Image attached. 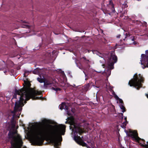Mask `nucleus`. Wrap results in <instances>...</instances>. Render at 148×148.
<instances>
[{
	"label": "nucleus",
	"mask_w": 148,
	"mask_h": 148,
	"mask_svg": "<svg viewBox=\"0 0 148 148\" xmlns=\"http://www.w3.org/2000/svg\"><path fill=\"white\" fill-rule=\"evenodd\" d=\"M65 127L60 125L53 127L51 125H38L32 130L31 137L32 143L35 145H40L43 142L42 138L47 137L54 142L56 146L59 143L56 139L61 134L64 135Z\"/></svg>",
	"instance_id": "1"
},
{
	"label": "nucleus",
	"mask_w": 148,
	"mask_h": 148,
	"mask_svg": "<svg viewBox=\"0 0 148 148\" xmlns=\"http://www.w3.org/2000/svg\"><path fill=\"white\" fill-rule=\"evenodd\" d=\"M24 82L25 86L21 89L16 90L12 98V99H17V101H15L14 108L15 112L21 110L24 103H26V100H28L30 98L35 99V96L41 94L40 92L30 88L31 84L29 81L25 80Z\"/></svg>",
	"instance_id": "2"
},
{
	"label": "nucleus",
	"mask_w": 148,
	"mask_h": 148,
	"mask_svg": "<svg viewBox=\"0 0 148 148\" xmlns=\"http://www.w3.org/2000/svg\"><path fill=\"white\" fill-rule=\"evenodd\" d=\"M9 137L12 138L11 144L14 148H21L22 142L20 135L16 132L11 134L10 132L8 134Z\"/></svg>",
	"instance_id": "3"
},
{
	"label": "nucleus",
	"mask_w": 148,
	"mask_h": 148,
	"mask_svg": "<svg viewBox=\"0 0 148 148\" xmlns=\"http://www.w3.org/2000/svg\"><path fill=\"white\" fill-rule=\"evenodd\" d=\"M143 78L140 74L138 75L136 74L134 75V79L129 82V84L130 86L137 87V89H138L141 87V83L143 82Z\"/></svg>",
	"instance_id": "4"
},
{
	"label": "nucleus",
	"mask_w": 148,
	"mask_h": 148,
	"mask_svg": "<svg viewBox=\"0 0 148 148\" xmlns=\"http://www.w3.org/2000/svg\"><path fill=\"white\" fill-rule=\"evenodd\" d=\"M141 64H142L143 62H147V66L148 67V50L145 51V54H142L141 55V59L140 60ZM146 95L148 98V93L146 94Z\"/></svg>",
	"instance_id": "5"
},
{
	"label": "nucleus",
	"mask_w": 148,
	"mask_h": 148,
	"mask_svg": "<svg viewBox=\"0 0 148 148\" xmlns=\"http://www.w3.org/2000/svg\"><path fill=\"white\" fill-rule=\"evenodd\" d=\"M129 136L131 137L132 139L136 140V142H139L141 138L138 136V134L136 131H130L129 132Z\"/></svg>",
	"instance_id": "6"
},
{
	"label": "nucleus",
	"mask_w": 148,
	"mask_h": 148,
	"mask_svg": "<svg viewBox=\"0 0 148 148\" xmlns=\"http://www.w3.org/2000/svg\"><path fill=\"white\" fill-rule=\"evenodd\" d=\"M117 61L116 56L115 55H112L108 62V64L109 66H110L109 68L113 69L112 66L114 63L116 62Z\"/></svg>",
	"instance_id": "7"
},
{
	"label": "nucleus",
	"mask_w": 148,
	"mask_h": 148,
	"mask_svg": "<svg viewBox=\"0 0 148 148\" xmlns=\"http://www.w3.org/2000/svg\"><path fill=\"white\" fill-rule=\"evenodd\" d=\"M74 139L75 141L80 145L83 146H87V144L82 140L80 136H75L74 137Z\"/></svg>",
	"instance_id": "8"
},
{
	"label": "nucleus",
	"mask_w": 148,
	"mask_h": 148,
	"mask_svg": "<svg viewBox=\"0 0 148 148\" xmlns=\"http://www.w3.org/2000/svg\"><path fill=\"white\" fill-rule=\"evenodd\" d=\"M69 122L70 123V125H73L74 128H76V125L75 121L73 117H70L69 119Z\"/></svg>",
	"instance_id": "9"
},
{
	"label": "nucleus",
	"mask_w": 148,
	"mask_h": 148,
	"mask_svg": "<svg viewBox=\"0 0 148 148\" xmlns=\"http://www.w3.org/2000/svg\"><path fill=\"white\" fill-rule=\"evenodd\" d=\"M114 97L117 101V103H119V105L123 104V102L122 99L119 98V97L116 94H114Z\"/></svg>",
	"instance_id": "10"
},
{
	"label": "nucleus",
	"mask_w": 148,
	"mask_h": 148,
	"mask_svg": "<svg viewBox=\"0 0 148 148\" xmlns=\"http://www.w3.org/2000/svg\"><path fill=\"white\" fill-rule=\"evenodd\" d=\"M60 109H66L67 110V107L66 106V103H62V104L60 105Z\"/></svg>",
	"instance_id": "11"
},
{
	"label": "nucleus",
	"mask_w": 148,
	"mask_h": 148,
	"mask_svg": "<svg viewBox=\"0 0 148 148\" xmlns=\"http://www.w3.org/2000/svg\"><path fill=\"white\" fill-rule=\"evenodd\" d=\"M38 81L42 83L44 82H44H45V79L43 77H38L37 78Z\"/></svg>",
	"instance_id": "12"
},
{
	"label": "nucleus",
	"mask_w": 148,
	"mask_h": 148,
	"mask_svg": "<svg viewBox=\"0 0 148 148\" xmlns=\"http://www.w3.org/2000/svg\"><path fill=\"white\" fill-rule=\"evenodd\" d=\"M77 130L79 134H81L84 132V129L82 127H78Z\"/></svg>",
	"instance_id": "13"
},
{
	"label": "nucleus",
	"mask_w": 148,
	"mask_h": 148,
	"mask_svg": "<svg viewBox=\"0 0 148 148\" xmlns=\"http://www.w3.org/2000/svg\"><path fill=\"white\" fill-rule=\"evenodd\" d=\"M53 82H50L49 81H45L44 82V85H49L52 84Z\"/></svg>",
	"instance_id": "14"
},
{
	"label": "nucleus",
	"mask_w": 148,
	"mask_h": 148,
	"mask_svg": "<svg viewBox=\"0 0 148 148\" xmlns=\"http://www.w3.org/2000/svg\"><path fill=\"white\" fill-rule=\"evenodd\" d=\"M127 123V121H125V122H123L122 124L121 125V127L123 128H125Z\"/></svg>",
	"instance_id": "15"
},
{
	"label": "nucleus",
	"mask_w": 148,
	"mask_h": 148,
	"mask_svg": "<svg viewBox=\"0 0 148 148\" xmlns=\"http://www.w3.org/2000/svg\"><path fill=\"white\" fill-rule=\"evenodd\" d=\"M120 108L122 110V112H125V108L123 106V104L120 105H119Z\"/></svg>",
	"instance_id": "16"
},
{
	"label": "nucleus",
	"mask_w": 148,
	"mask_h": 148,
	"mask_svg": "<svg viewBox=\"0 0 148 148\" xmlns=\"http://www.w3.org/2000/svg\"><path fill=\"white\" fill-rule=\"evenodd\" d=\"M141 146L145 147L146 148H148V144H145L144 143V144H141L140 143Z\"/></svg>",
	"instance_id": "17"
},
{
	"label": "nucleus",
	"mask_w": 148,
	"mask_h": 148,
	"mask_svg": "<svg viewBox=\"0 0 148 148\" xmlns=\"http://www.w3.org/2000/svg\"><path fill=\"white\" fill-rule=\"evenodd\" d=\"M52 89L56 91H58V90L60 91V89L59 88H52Z\"/></svg>",
	"instance_id": "18"
},
{
	"label": "nucleus",
	"mask_w": 148,
	"mask_h": 148,
	"mask_svg": "<svg viewBox=\"0 0 148 148\" xmlns=\"http://www.w3.org/2000/svg\"><path fill=\"white\" fill-rule=\"evenodd\" d=\"M24 27L29 28V27L27 25H25V26L23 27Z\"/></svg>",
	"instance_id": "19"
},
{
	"label": "nucleus",
	"mask_w": 148,
	"mask_h": 148,
	"mask_svg": "<svg viewBox=\"0 0 148 148\" xmlns=\"http://www.w3.org/2000/svg\"><path fill=\"white\" fill-rule=\"evenodd\" d=\"M121 36V35H118L117 36V38H119L120 37V36Z\"/></svg>",
	"instance_id": "20"
},
{
	"label": "nucleus",
	"mask_w": 148,
	"mask_h": 148,
	"mask_svg": "<svg viewBox=\"0 0 148 148\" xmlns=\"http://www.w3.org/2000/svg\"><path fill=\"white\" fill-rule=\"evenodd\" d=\"M114 94H115L114 93V92H113V95L114 96Z\"/></svg>",
	"instance_id": "21"
},
{
	"label": "nucleus",
	"mask_w": 148,
	"mask_h": 148,
	"mask_svg": "<svg viewBox=\"0 0 148 148\" xmlns=\"http://www.w3.org/2000/svg\"><path fill=\"white\" fill-rule=\"evenodd\" d=\"M38 98H39V97H36V99H38Z\"/></svg>",
	"instance_id": "22"
},
{
	"label": "nucleus",
	"mask_w": 148,
	"mask_h": 148,
	"mask_svg": "<svg viewBox=\"0 0 148 148\" xmlns=\"http://www.w3.org/2000/svg\"><path fill=\"white\" fill-rule=\"evenodd\" d=\"M125 121H126V118H125Z\"/></svg>",
	"instance_id": "23"
},
{
	"label": "nucleus",
	"mask_w": 148,
	"mask_h": 148,
	"mask_svg": "<svg viewBox=\"0 0 148 148\" xmlns=\"http://www.w3.org/2000/svg\"><path fill=\"white\" fill-rule=\"evenodd\" d=\"M144 23L145 24L147 23L146 22H144Z\"/></svg>",
	"instance_id": "24"
},
{
	"label": "nucleus",
	"mask_w": 148,
	"mask_h": 148,
	"mask_svg": "<svg viewBox=\"0 0 148 148\" xmlns=\"http://www.w3.org/2000/svg\"><path fill=\"white\" fill-rule=\"evenodd\" d=\"M23 148H26V147H23Z\"/></svg>",
	"instance_id": "25"
}]
</instances>
